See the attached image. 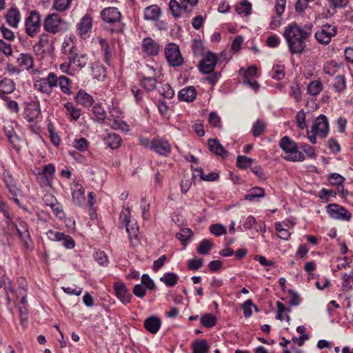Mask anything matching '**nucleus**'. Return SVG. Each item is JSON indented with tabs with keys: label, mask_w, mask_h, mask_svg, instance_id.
<instances>
[{
	"label": "nucleus",
	"mask_w": 353,
	"mask_h": 353,
	"mask_svg": "<svg viewBox=\"0 0 353 353\" xmlns=\"http://www.w3.org/2000/svg\"><path fill=\"white\" fill-rule=\"evenodd\" d=\"M312 23H306L303 26L291 23L285 28L283 35L292 54L301 55L305 52L306 43L312 35Z\"/></svg>",
	"instance_id": "obj_1"
},
{
	"label": "nucleus",
	"mask_w": 353,
	"mask_h": 353,
	"mask_svg": "<svg viewBox=\"0 0 353 353\" xmlns=\"http://www.w3.org/2000/svg\"><path fill=\"white\" fill-rule=\"evenodd\" d=\"M279 146L285 153L282 157L285 160L302 161L305 159L303 154L298 150L296 142L289 137H283L279 142Z\"/></svg>",
	"instance_id": "obj_2"
},
{
	"label": "nucleus",
	"mask_w": 353,
	"mask_h": 353,
	"mask_svg": "<svg viewBox=\"0 0 353 353\" xmlns=\"http://www.w3.org/2000/svg\"><path fill=\"white\" fill-rule=\"evenodd\" d=\"M119 219L121 224L125 227L130 241L132 243H138L139 227L136 221L131 219L130 212L128 208L121 212Z\"/></svg>",
	"instance_id": "obj_3"
},
{
	"label": "nucleus",
	"mask_w": 353,
	"mask_h": 353,
	"mask_svg": "<svg viewBox=\"0 0 353 353\" xmlns=\"http://www.w3.org/2000/svg\"><path fill=\"white\" fill-rule=\"evenodd\" d=\"M165 56L168 63L173 67L181 65L183 61L179 47L175 43H168L165 46Z\"/></svg>",
	"instance_id": "obj_4"
},
{
	"label": "nucleus",
	"mask_w": 353,
	"mask_h": 353,
	"mask_svg": "<svg viewBox=\"0 0 353 353\" xmlns=\"http://www.w3.org/2000/svg\"><path fill=\"white\" fill-rule=\"evenodd\" d=\"M26 32L30 37H34L39 32L41 28L40 15L36 11L30 12L25 21Z\"/></svg>",
	"instance_id": "obj_5"
},
{
	"label": "nucleus",
	"mask_w": 353,
	"mask_h": 353,
	"mask_svg": "<svg viewBox=\"0 0 353 353\" xmlns=\"http://www.w3.org/2000/svg\"><path fill=\"white\" fill-rule=\"evenodd\" d=\"M337 33V28L336 26L326 23L321 28L315 33V39L321 44L327 45L330 43L331 39Z\"/></svg>",
	"instance_id": "obj_6"
},
{
	"label": "nucleus",
	"mask_w": 353,
	"mask_h": 353,
	"mask_svg": "<svg viewBox=\"0 0 353 353\" xmlns=\"http://www.w3.org/2000/svg\"><path fill=\"white\" fill-rule=\"evenodd\" d=\"M311 132H315L318 137L325 138L329 133V123L327 118L321 114L314 121V124L311 128Z\"/></svg>",
	"instance_id": "obj_7"
},
{
	"label": "nucleus",
	"mask_w": 353,
	"mask_h": 353,
	"mask_svg": "<svg viewBox=\"0 0 353 353\" xmlns=\"http://www.w3.org/2000/svg\"><path fill=\"white\" fill-rule=\"evenodd\" d=\"M14 229L17 230L24 246L26 248H30L31 237L28 223L21 219H18L16 221Z\"/></svg>",
	"instance_id": "obj_8"
},
{
	"label": "nucleus",
	"mask_w": 353,
	"mask_h": 353,
	"mask_svg": "<svg viewBox=\"0 0 353 353\" xmlns=\"http://www.w3.org/2000/svg\"><path fill=\"white\" fill-rule=\"evenodd\" d=\"M327 211L330 216L335 219L350 221L351 213L345 208L337 204L332 203L327 206Z\"/></svg>",
	"instance_id": "obj_9"
},
{
	"label": "nucleus",
	"mask_w": 353,
	"mask_h": 353,
	"mask_svg": "<svg viewBox=\"0 0 353 353\" xmlns=\"http://www.w3.org/2000/svg\"><path fill=\"white\" fill-rule=\"evenodd\" d=\"M217 61L216 54L208 52L199 65L200 72L203 74H210L214 72Z\"/></svg>",
	"instance_id": "obj_10"
},
{
	"label": "nucleus",
	"mask_w": 353,
	"mask_h": 353,
	"mask_svg": "<svg viewBox=\"0 0 353 353\" xmlns=\"http://www.w3.org/2000/svg\"><path fill=\"white\" fill-rule=\"evenodd\" d=\"M49 239L54 241H62V245L67 249H72L74 247V241L70 236L64 233L50 230L46 233Z\"/></svg>",
	"instance_id": "obj_11"
},
{
	"label": "nucleus",
	"mask_w": 353,
	"mask_h": 353,
	"mask_svg": "<svg viewBox=\"0 0 353 353\" xmlns=\"http://www.w3.org/2000/svg\"><path fill=\"white\" fill-rule=\"evenodd\" d=\"M113 288L117 299L123 304H128L130 302L132 297L130 290L122 282H115L113 283Z\"/></svg>",
	"instance_id": "obj_12"
},
{
	"label": "nucleus",
	"mask_w": 353,
	"mask_h": 353,
	"mask_svg": "<svg viewBox=\"0 0 353 353\" xmlns=\"http://www.w3.org/2000/svg\"><path fill=\"white\" fill-rule=\"evenodd\" d=\"M101 17L106 23H115L121 20V14L117 8L108 7L101 10Z\"/></svg>",
	"instance_id": "obj_13"
},
{
	"label": "nucleus",
	"mask_w": 353,
	"mask_h": 353,
	"mask_svg": "<svg viewBox=\"0 0 353 353\" xmlns=\"http://www.w3.org/2000/svg\"><path fill=\"white\" fill-rule=\"evenodd\" d=\"M169 10L174 18H179L182 16L183 13L188 14L192 9L188 7V5L183 3L180 4L176 0H170L169 2Z\"/></svg>",
	"instance_id": "obj_14"
},
{
	"label": "nucleus",
	"mask_w": 353,
	"mask_h": 353,
	"mask_svg": "<svg viewBox=\"0 0 353 353\" xmlns=\"http://www.w3.org/2000/svg\"><path fill=\"white\" fill-rule=\"evenodd\" d=\"M152 150L161 155L168 156L170 153L171 145L163 139H155L152 140Z\"/></svg>",
	"instance_id": "obj_15"
},
{
	"label": "nucleus",
	"mask_w": 353,
	"mask_h": 353,
	"mask_svg": "<svg viewBox=\"0 0 353 353\" xmlns=\"http://www.w3.org/2000/svg\"><path fill=\"white\" fill-rule=\"evenodd\" d=\"M71 190L73 203L78 206L83 205L85 202V191L83 186L74 183L72 185Z\"/></svg>",
	"instance_id": "obj_16"
},
{
	"label": "nucleus",
	"mask_w": 353,
	"mask_h": 353,
	"mask_svg": "<svg viewBox=\"0 0 353 353\" xmlns=\"http://www.w3.org/2000/svg\"><path fill=\"white\" fill-rule=\"evenodd\" d=\"M142 48L148 55L154 56L159 53V45L152 38L147 37L142 41Z\"/></svg>",
	"instance_id": "obj_17"
},
{
	"label": "nucleus",
	"mask_w": 353,
	"mask_h": 353,
	"mask_svg": "<svg viewBox=\"0 0 353 353\" xmlns=\"http://www.w3.org/2000/svg\"><path fill=\"white\" fill-rule=\"evenodd\" d=\"M60 20L56 14L48 15L44 21L43 26L46 30L55 33L59 30Z\"/></svg>",
	"instance_id": "obj_18"
},
{
	"label": "nucleus",
	"mask_w": 353,
	"mask_h": 353,
	"mask_svg": "<svg viewBox=\"0 0 353 353\" xmlns=\"http://www.w3.org/2000/svg\"><path fill=\"white\" fill-rule=\"evenodd\" d=\"M92 27V18L88 15H85L80 21L78 29L81 38L85 39L88 34L90 32Z\"/></svg>",
	"instance_id": "obj_19"
},
{
	"label": "nucleus",
	"mask_w": 353,
	"mask_h": 353,
	"mask_svg": "<svg viewBox=\"0 0 353 353\" xmlns=\"http://www.w3.org/2000/svg\"><path fill=\"white\" fill-rule=\"evenodd\" d=\"M208 147L212 152L222 158L227 157L228 154V152L224 149L217 139H210L208 140Z\"/></svg>",
	"instance_id": "obj_20"
},
{
	"label": "nucleus",
	"mask_w": 353,
	"mask_h": 353,
	"mask_svg": "<svg viewBox=\"0 0 353 353\" xmlns=\"http://www.w3.org/2000/svg\"><path fill=\"white\" fill-rule=\"evenodd\" d=\"M161 14V10L157 5H151L144 9V19L145 20L157 21Z\"/></svg>",
	"instance_id": "obj_21"
},
{
	"label": "nucleus",
	"mask_w": 353,
	"mask_h": 353,
	"mask_svg": "<svg viewBox=\"0 0 353 353\" xmlns=\"http://www.w3.org/2000/svg\"><path fill=\"white\" fill-rule=\"evenodd\" d=\"M161 325V321L157 316H150L144 321L145 328L151 334H156Z\"/></svg>",
	"instance_id": "obj_22"
},
{
	"label": "nucleus",
	"mask_w": 353,
	"mask_h": 353,
	"mask_svg": "<svg viewBox=\"0 0 353 353\" xmlns=\"http://www.w3.org/2000/svg\"><path fill=\"white\" fill-rule=\"evenodd\" d=\"M196 90L193 86H188L181 89L178 94L179 99L181 101L186 102L193 101L196 97Z\"/></svg>",
	"instance_id": "obj_23"
},
{
	"label": "nucleus",
	"mask_w": 353,
	"mask_h": 353,
	"mask_svg": "<svg viewBox=\"0 0 353 353\" xmlns=\"http://www.w3.org/2000/svg\"><path fill=\"white\" fill-rule=\"evenodd\" d=\"M15 84L12 79L4 78L0 81V97L3 99L6 98V94H10L14 92Z\"/></svg>",
	"instance_id": "obj_24"
},
{
	"label": "nucleus",
	"mask_w": 353,
	"mask_h": 353,
	"mask_svg": "<svg viewBox=\"0 0 353 353\" xmlns=\"http://www.w3.org/2000/svg\"><path fill=\"white\" fill-rule=\"evenodd\" d=\"M6 19L9 26L17 28L21 21L20 12L15 8H12L8 11Z\"/></svg>",
	"instance_id": "obj_25"
},
{
	"label": "nucleus",
	"mask_w": 353,
	"mask_h": 353,
	"mask_svg": "<svg viewBox=\"0 0 353 353\" xmlns=\"http://www.w3.org/2000/svg\"><path fill=\"white\" fill-rule=\"evenodd\" d=\"M329 3L330 9L323 12L325 17L334 14L336 12V8H341L346 6L348 3V0H327Z\"/></svg>",
	"instance_id": "obj_26"
},
{
	"label": "nucleus",
	"mask_w": 353,
	"mask_h": 353,
	"mask_svg": "<svg viewBox=\"0 0 353 353\" xmlns=\"http://www.w3.org/2000/svg\"><path fill=\"white\" fill-rule=\"evenodd\" d=\"M75 101L85 107L91 106L94 103L93 97L84 90H79L74 97Z\"/></svg>",
	"instance_id": "obj_27"
},
{
	"label": "nucleus",
	"mask_w": 353,
	"mask_h": 353,
	"mask_svg": "<svg viewBox=\"0 0 353 353\" xmlns=\"http://www.w3.org/2000/svg\"><path fill=\"white\" fill-rule=\"evenodd\" d=\"M68 60L70 63L77 65V67L82 68L85 67L88 62V57L85 54H78L75 52H72L68 57Z\"/></svg>",
	"instance_id": "obj_28"
},
{
	"label": "nucleus",
	"mask_w": 353,
	"mask_h": 353,
	"mask_svg": "<svg viewBox=\"0 0 353 353\" xmlns=\"http://www.w3.org/2000/svg\"><path fill=\"white\" fill-rule=\"evenodd\" d=\"M105 144L112 149L119 148L121 143V139L116 133H110L104 139Z\"/></svg>",
	"instance_id": "obj_29"
},
{
	"label": "nucleus",
	"mask_w": 353,
	"mask_h": 353,
	"mask_svg": "<svg viewBox=\"0 0 353 353\" xmlns=\"http://www.w3.org/2000/svg\"><path fill=\"white\" fill-rule=\"evenodd\" d=\"M70 85L71 81L68 77L63 75L58 77V85L61 90L67 95L72 94Z\"/></svg>",
	"instance_id": "obj_30"
},
{
	"label": "nucleus",
	"mask_w": 353,
	"mask_h": 353,
	"mask_svg": "<svg viewBox=\"0 0 353 353\" xmlns=\"http://www.w3.org/2000/svg\"><path fill=\"white\" fill-rule=\"evenodd\" d=\"M323 90V84L319 80L312 81L307 86V94L317 96Z\"/></svg>",
	"instance_id": "obj_31"
},
{
	"label": "nucleus",
	"mask_w": 353,
	"mask_h": 353,
	"mask_svg": "<svg viewBox=\"0 0 353 353\" xmlns=\"http://www.w3.org/2000/svg\"><path fill=\"white\" fill-rule=\"evenodd\" d=\"M17 63L20 66L29 70L33 67V57L30 54H21L17 59Z\"/></svg>",
	"instance_id": "obj_32"
},
{
	"label": "nucleus",
	"mask_w": 353,
	"mask_h": 353,
	"mask_svg": "<svg viewBox=\"0 0 353 353\" xmlns=\"http://www.w3.org/2000/svg\"><path fill=\"white\" fill-rule=\"evenodd\" d=\"M265 196L264 190L259 187H254L244 196L245 200L252 201L258 198Z\"/></svg>",
	"instance_id": "obj_33"
},
{
	"label": "nucleus",
	"mask_w": 353,
	"mask_h": 353,
	"mask_svg": "<svg viewBox=\"0 0 353 353\" xmlns=\"http://www.w3.org/2000/svg\"><path fill=\"white\" fill-rule=\"evenodd\" d=\"M63 106L66 109V114L69 116L72 119L77 120L80 117L81 110L74 107V105L71 102L65 103Z\"/></svg>",
	"instance_id": "obj_34"
},
{
	"label": "nucleus",
	"mask_w": 353,
	"mask_h": 353,
	"mask_svg": "<svg viewBox=\"0 0 353 353\" xmlns=\"http://www.w3.org/2000/svg\"><path fill=\"white\" fill-rule=\"evenodd\" d=\"M141 84L147 91L151 92L157 88V79L152 77H143L141 80Z\"/></svg>",
	"instance_id": "obj_35"
},
{
	"label": "nucleus",
	"mask_w": 353,
	"mask_h": 353,
	"mask_svg": "<svg viewBox=\"0 0 353 353\" xmlns=\"http://www.w3.org/2000/svg\"><path fill=\"white\" fill-rule=\"evenodd\" d=\"M209 345L204 339L197 340L192 344L193 353H208Z\"/></svg>",
	"instance_id": "obj_36"
},
{
	"label": "nucleus",
	"mask_w": 353,
	"mask_h": 353,
	"mask_svg": "<svg viewBox=\"0 0 353 353\" xmlns=\"http://www.w3.org/2000/svg\"><path fill=\"white\" fill-rule=\"evenodd\" d=\"M212 241L203 239L199 243L196 251L199 254H208L212 248Z\"/></svg>",
	"instance_id": "obj_37"
},
{
	"label": "nucleus",
	"mask_w": 353,
	"mask_h": 353,
	"mask_svg": "<svg viewBox=\"0 0 353 353\" xmlns=\"http://www.w3.org/2000/svg\"><path fill=\"white\" fill-rule=\"evenodd\" d=\"M161 281L163 282L169 287L174 286L179 280V276L172 272L166 273L160 279Z\"/></svg>",
	"instance_id": "obj_38"
},
{
	"label": "nucleus",
	"mask_w": 353,
	"mask_h": 353,
	"mask_svg": "<svg viewBox=\"0 0 353 353\" xmlns=\"http://www.w3.org/2000/svg\"><path fill=\"white\" fill-rule=\"evenodd\" d=\"M34 86L37 90L43 94H50L52 92V89L48 88V85L43 78L37 80L34 83Z\"/></svg>",
	"instance_id": "obj_39"
},
{
	"label": "nucleus",
	"mask_w": 353,
	"mask_h": 353,
	"mask_svg": "<svg viewBox=\"0 0 353 353\" xmlns=\"http://www.w3.org/2000/svg\"><path fill=\"white\" fill-rule=\"evenodd\" d=\"M333 88L336 92H343L346 88V81L344 76L338 75L334 78Z\"/></svg>",
	"instance_id": "obj_40"
},
{
	"label": "nucleus",
	"mask_w": 353,
	"mask_h": 353,
	"mask_svg": "<svg viewBox=\"0 0 353 353\" xmlns=\"http://www.w3.org/2000/svg\"><path fill=\"white\" fill-rule=\"evenodd\" d=\"M201 323L206 327H212L216 323V318L212 314H205L201 318Z\"/></svg>",
	"instance_id": "obj_41"
},
{
	"label": "nucleus",
	"mask_w": 353,
	"mask_h": 353,
	"mask_svg": "<svg viewBox=\"0 0 353 353\" xmlns=\"http://www.w3.org/2000/svg\"><path fill=\"white\" fill-rule=\"evenodd\" d=\"M266 128V124L265 122L257 120L252 126V133L254 137H259L261 134H263Z\"/></svg>",
	"instance_id": "obj_42"
},
{
	"label": "nucleus",
	"mask_w": 353,
	"mask_h": 353,
	"mask_svg": "<svg viewBox=\"0 0 353 353\" xmlns=\"http://www.w3.org/2000/svg\"><path fill=\"white\" fill-rule=\"evenodd\" d=\"M99 43L101 47V50L103 52L104 55V61L110 64V57H111V48L107 43L106 40L104 39H99Z\"/></svg>",
	"instance_id": "obj_43"
},
{
	"label": "nucleus",
	"mask_w": 353,
	"mask_h": 353,
	"mask_svg": "<svg viewBox=\"0 0 353 353\" xmlns=\"http://www.w3.org/2000/svg\"><path fill=\"white\" fill-rule=\"evenodd\" d=\"M253 162V159L245 156L239 155L236 158V164L240 168L246 169L250 167Z\"/></svg>",
	"instance_id": "obj_44"
},
{
	"label": "nucleus",
	"mask_w": 353,
	"mask_h": 353,
	"mask_svg": "<svg viewBox=\"0 0 353 353\" xmlns=\"http://www.w3.org/2000/svg\"><path fill=\"white\" fill-rule=\"evenodd\" d=\"M342 289L343 291H350L353 288V272L345 274L343 276Z\"/></svg>",
	"instance_id": "obj_45"
},
{
	"label": "nucleus",
	"mask_w": 353,
	"mask_h": 353,
	"mask_svg": "<svg viewBox=\"0 0 353 353\" xmlns=\"http://www.w3.org/2000/svg\"><path fill=\"white\" fill-rule=\"evenodd\" d=\"M290 95L293 97L296 102L299 103L302 99V92L301 91L299 85L294 82L290 85Z\"/></svg>",
	"instance_id": "obj_46"
},
{
	"label": "nucleus",
	"mask_w": 353,
	"mask_h": 353,
	"mask_svg": "<svg viewBox=\"0 0 353 353\" xmlns=\"http://www.w3.org/2000/svg\"><path fill=\"white\" fill-rule=\"evenodd\" d=\"M209 229L210 232L216 236H221L227 232L226 228L220 223L211 225Z\"/></svg>",
	"instance_id": "obj_47"
},
{
	"label": "nucleus",
	"mask_w": 353,
	"mask_h": 353,
	"mask_svg": "<svg viewBox=\"0 0 353 353\" xmlns=\"http://www.w3.org/2000/svg\"><path fill=\"white\" fill-rule=\"evenodd\" d=\"M271 76L276 80L283 79L285 77L284 66L281 65L274 66L271 72Z\"/></svg>",
	"instance_id": "obj_48"
},
{
	"label": "nucleus",
	"mask_w": 353,
	"mask_h": 353,
	"mask_svg": "<svg viewBox=\"0 0 353 353\" xmlns=\"http://www.w3.org/2000/svg\"><path fill=\"white\" fill-rule=\"evenodd\" d=\"M43 79L46 81L48 88L53 90V88L58 86V77L54 72H50L48 75L43 78Z\"/></svg>",
	"instance_id": "obj_49"
},
{
	"label": "nucleus",
	"mask_w": 353,
	"mask_h": 353,
	"mask_svg": "<svg viewBox=\"0 0 353 353\" xmlns=\"http://www.w3.org/2000/svg\"><path fill=\"white\" fill-rule=\"evenodd\" d=\"M74 43L71 37L65 38L62 43L61 50L63 53L70 55L73 51Z\"/></svg>",
	"instance_id": "obj_50"
},
{
	"label": "nucleus",
	"mask_w": 353,
	"mask_h": 353,
	"mask_svg": "<svg viewBox=\"0 0 353 353\" xmlns=\"http://www.w3.org/2000/svg\"><path fill=\"white\" fill-rule=\"evenodd\" d=\"M88 141L83 137L76 139L73 143V146L80 152L87 150L88 148Z\"/></svg>",
	"instance_id": "obj_51"
},
{
	"label": "nucleus",
	"mask_w": 353,
	"mask_h": 353,
	"mask_svg": "<svg viewBox=\"0 0 353 353\" xmlns=\"http://www.w3.org/2000/svg\"><path fill=\"white\" fill-rule=\"evenodd\" d=\"M92 112L98 121H103L106 118V113L103 108L99 104L93 106Z\"/></svg>",
	"instance_id": "obj_52"
},
{
	"label": "nucleus",
	"mask_w": 353,
	"mask_h": 353,
	"mask_svg": "<svg viewBox=\"0 0 353 353\" xmlns=\"http://www.w3.org/2000/svg\"><path fill=\"white\" fill-rule=\"evenodd\" d=\"M192 232L189 228H183L181 229L179 233L176 234V238L182 242L183 244H185L188 239L192 236Z\"/></svg>",
	"instance_id": "obj_53"
},
{
	"label": "nucleus",
	"mask_w": 353,
	"mask_h": 353,
	"mask_svg": "<svg viewBox=\"0 0 353 353\" xmlns=\"http://www.w3.org/2000/svg\"><path fill=\"white\" fill-rule=\"evenodd\" d=\"M72 0H54V8L58 11L67 10L71 3Z\"/></svg>",
	"instance_id": "obj_54"
},
{
	"label": "nucleus",
	"mask_w": 353,
	"mask_h": 353,
	"mask_svg": "<svg viewBox=\"0 0 353 353\" xmlns=\"http://www.w3.org/2000/svg\"><path fill=\"white\" fill-rule=\"evenodd\" d=\"M328 180L330 184L339 186L343 183L345 178L339 174L332 173L329 174Z\"/></svg>",
	"instance_id": "obj_55"
},
{
	"label": "nucleus",
	"mask_w": 353,
	"mask_h": 353,
	"mask_svg": "<svg viewBox=\"0 0 353 353\" xmlns=\"http://www.w3.org/2000/svg\"><path fill=\"white\" fill-rule=\"evenodd\" d=\"M112 128L115 130H121L123 132H128L129 126L128 125L119 119H113L112 123L111 124Z\"/></svg>",
	"instance_id": "obj_56"
},
{
	"label": "nucleus",
	"mask_w": 353,
	"mask_h": 353,
	"mask_svg": "<svg viewBox=\"0 0 353 353\" xmlns=\"http://www.w3.org/2000/svg\"><path fill=\"white\" fill-rule=\"evenodd\" d=\"M305 117H306V115H305V113L303 111V110H301L296 114V123H297L298 127L301 130L307 128Z\"/></svg>",
	"instance_id": "obj_57"
},
{
	"label": "nucleus",
	"mask_w": 353,
	"mask_h": 353,
	"mask_svg": "<svg viewBox=\"0 0 353 353\" xmlns=\"http://www.w3.org/2000/svg\"><path fill=\"white\" fill-rule=\"evenodd\" d=\"M256 72L257 68L254 65L249 67L246 70L243 68L239 70L240 74L243 75V80L252 79L251 78L256 75Z\"/></svg>",
	"instance_id": "obj_58"
},
{
	"label": "nucleus",
	"mask_w": 353,
	"mask_h": 353,
	"mask_svg": "<svg viewBox=\"0 0 353 353\" xmlns=\"http://www.w3.org/2000/svg\"><path fill=\"white\" fill-rule=\"evenodd\" d=\"M159 93L167 99H171L174 94V90L168 83L164 84L161 89L159 90Z\"/></svg>",
	"instance_id": "obj_59"
},
{
	"label": "nucleus",
	"mask_w": 353,
	"mask_h": 353,
	"mask_svg": "<svg viewBox=\"0 0 353 353\" xmlns=\"http://www.w3.org/2000/svg\"><path fill=\"white\" fill-rule=\"evenodd\" d=\"M37 180L41 187L50 185L52 179L41 172L36 174Z\"/></svg>",
	"instance_id": "obj_60"
},
{
	"label": "nucleus",
	"mask_w": 353,
	"mask_h": 353,
	"mask_svg": "<svg viewBox=\"0 0 353 353\" xmlns=\"http://www.w3.org/2000/svg\"><path fill=\"white\" fill-rule=\"evenodd\" d=\"M203 264L202 259L194 257L188 261V267L191 270H197L202 267Z\"/></svg>",
	"instance_id": "obj_61"
},
{
	"label": "nucleus",
	"mask_w": 353,
	"mask_h": 353,
	"mask_svg": "<svg viewBox=\"0 0 353 353\" xmlns=\"http://www.w3.org/2000/svg\"><path fill=\"white\" fill-rule=\"evenodd\" d=\"M141 208L142 210V216L144 220L150 219V203L146 201L145 198H143L141 201Z\"/></svg>",
	"instance_id": "obj_62"
},
{
	"label": "nucleus",
	"mask_w": 353,
	"mask_h": 353,
	"mask_svg": "<svg viewBox=\"0 0 353 353\" xmlns=\"http://www.w3.org/2000/svg\"><path fill=\"white\" fill-rule=\"evenodd\" d=\"M52 210L54 215L59 219H62L65 217V213L63 210L62 205L60 203H57L55 205L52 206Z\"/></svg>",
	"instance_id": "obj_63"
},
{
	"label": "nucleus",
	"mask_w": 353,
	"mask_h": 353,
	"mask_svg": "<svg viewBox=\"0 0 353 353\" xmlns=\"http://www.w3.org/2000/svg\"><path fill=\"white\" fill-rule=\"evenodd\" d=\"M236 10L239 14H245L248 15L251 10V6L247 2H242L236 6Z\"/></svg>",
	"instance_id": "obj_64"
}]
</instances>
